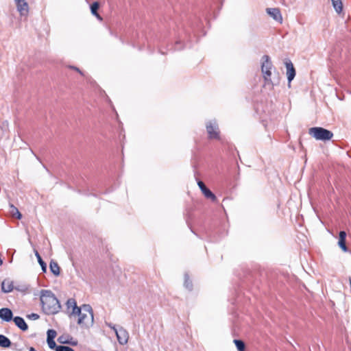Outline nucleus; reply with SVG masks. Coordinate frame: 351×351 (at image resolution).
<instances>
[{"mask_svg": "<svg viewBox=\"0 0 351 351\" xmlns=\"http://www.w3.org/2000/svg\"><path fill=\"white\" fill-rule=\"evenodd\" d=\"M40 300L42 310L46 315H55L61 309V305L55 294L50 290L40 291Z\"/></svg>", "mask_w": 351, "mask_h": 351, "instance_id": "1", "label": "nucleus"}, {"mask_svg": "<svg viewBox=\"0 0 351 351\" xmlns=\"http://www.w3.org/2000/svg\"><path fill=\"white\" fill-rule=\"evenodd\" d=\"M80 313H76L78 317L77 324L81 327L88 328L94 322L93 308L89 304H83L80 307Z\"/></svg>", "mask_w": 351, "mask_h": 351, "instance_id": "2", "label": "nucleus"}, {"mask_svg": "<svg viewBox=\"0 0 351 351\" xmlns=\"http://www.w3.org/2000/svg\"><path fill=\"white\" fill-rule=\"evenodd\" d=\"M274 66L270 60V58L267 55H264L262 57V62H261V71L263 74V78L265 82L266 85H277L279 83L278 79H277L276 82H273L271 80V69Z\"/></svg>", "mask_w": 351, "mask_h": 351, "instance_id": "3", "label": "nucleus"}, {"mask_svg": "<svg viewBox=\"0 0 351 351\" xmlns=\"http://www.w3.org/2000/svg\"><path fill=\"white\" fill-rule=\"evenodd\" d=\"M308 133L316 140L323 141H328L333 136V133L331 131L321 127L311 128L309 129Z\"/></svg>", "mask_w": 351, "mask_h": 351, "instance_id": "4", "label": "nucleus"}, {"mask_svg": "<svg viewBox=\"0 0 351 351\" xmlns=\"http://www.w3.org/2000/svg\"><path fill=\"white\" fill-rule=\"evenodd\" d=\"M66 313L69 317H76V313H80L75 299L69 298L66 302Z\"/></svg>", "mask_w": 351, "mask_h": 351, "instance_id": "5", "label": "nucleus"}, {"mask_svg": "<svg viewBox=\"0 0 351 351\" xmlns=\"http://www.w3.org/2000/svg\"><path fill=\"white\" fill-rule=\"evenodd\" d=\"M17 11L19 12L21 18L27 19L29 14V5L25 0H14Z\"/></svg>", "mask_w": 351, "mask_h": 351, "instance_id": "6", "label": "nucleus"}, {"mask_svg": "<svg viewBox=\"0 0 351 351\" xmlns=\"http://www.w3.org/2000/svg\"><path fill=\"white\" fill-rule=\"evenodd\" d=\"M206 131L210 139H219L218 125L215 122H208L206 124Z\"/></svg>", "mask_w": 351, "mask_h": 351, "instance_id": "7", "label": "nucleus"}, {"mask_svg": "<svg viewBox=\"0 0 351 351\" xmlns=\"http://www.w3.org/2000/svg\"><path fill=\"white\" fill-rule=\"evenodd\" d=\"M115 334L117 340L121 345H125L128 343L129 339V334L128 331L122 326H120L118 328V330H116Z\"/></svg>", "mask_w": 351, "mask_h": 351, "instance_id": "8", "label": "nucleus"}, {"mask_svg": "<svg viewBox=\"0 0 351 351\" xmlns=\"http://www.w3.org/2000/svg\"><path fill=\"white\" fill-rule=\"evenodd\" d=\"M197 185L199 187V189H200L201 191L202 192V193L204 194V195L207 199H210L213 202H215L217 200V197H216L215 195L209 189H208L206 187V186L202 181L199 180L197 182Z\"/></svg>", "mask_w": 351, "mask_h": 351, "instance_id": "9", "label": "nucleus"}, {"mask_svg": "<svg viewBox=\"0 0 351 351\" xmlns=\"http://www.w3.org/2000/svg\"><path fill=\"white\" fill-rule=\"evenodd\" d=\"M285 66L287 68V80L289 83L290 84L291 82L294 79L295 76V69L293 66V63L290 60H287L285 62Z\"/></svg>", "mask_w": 351, "mask_h": 351, "instance_id": "10", "label": "nucleus"}, {"mask_svg": "<svg viewBox=\"0 0 351 351\" xmlns=\"http://www.w3.org/2000/svg\"><path fill=\"white\" fill-rule=\"evenodd\" d=\"M267 13L275 21L282 23V17L278 8H267Z\"/></svg>", "mask_w": 351, "mask_h": 351, "instance_id": "11", "label": "nucleus"}, {"mask_svg": "<svg viewBox=\"0 0 351 351\" xmlns=\"http://www.w3.org/2000/svg\"><path fill=\"white\" fill-rule=\"evenodd\" d=\"M12 311L8 308L0 309V318L5 322H10L12 319Z\"/></svg>", "mask_w": 351, "mask_h": 351, "instance_id": "12", "label": "nucleus"}, {"mask_svg": "<svg viewBox=\"0 0 351 351\" xmlns=\"http://www.w3.org/2000/svg\"><path fill=\"white\" fill-rule=\"evenodd\" d=\"M14 282L10 279H5L1 283V290L3 293H10L14 290Z\"/></svg>", "mask_w": 351, "mask_h": 351, "instance_id": "13", "label": "nucleus"}, {"mask_svg": "<svg viewBox=\"0 0 351 351\" xmlns=\"http://www.w3.org/2000/svg\"><path fill=\"white\" fill-rule=\"evenodd\" d=\"M13 321L16 326L23 331H25L28 329L27 324L25 322L24 319L21 317L16 316L13 318Z\"/></svg>", "mask_w": 351, "mask_h": 351, "instance_id": "14", "label": "nucleus"}, {"mask_svg": "<svg viewBox=\"0 0 351 351\" xmlns=\"http://www.w3.org/2000/svg\"><path fill=\"white\" fill-rule=\"evenodd\" d=\"M99 8V3L97 1L93 2L90 5L91 14L95 16L100 21H103V18L99 14L98 9Z\"/></svg>", "mask_w": 351, "mask_h": 351, "instance_id": "15", "label": "nucleus"}, {"mask_svg": "<svg viewBox=\"0 0 351 351\" xmlns=\"http://www.w3.org/2000/svg\"><path fill=\"white\" fill-rule=\"evenodd\" d=\"M49 268L51 272L56 276H58L60 274V268L57 262L51 261L49 264Z\"/></svg>", "mask_w": 351, "mask_h": 351, "instance_id": "16", "label": "nucleus"}, {"mask_svg": "<svg viewBox=\"0 0 351 351\" xmlns=\"http://www.w3.org/2000/svg\"><path fill=\"white\" fill-rule=\"evenodd\" d=\"M29 286L27 284H21V283H15L14 284V290H16L19 292L25 293L28 289Z\"/></svg>", "mask_w": 351, "mask_h": 351, "instance_id": "17", "label": "nucleus"}, {"mask_svg": "<svg viewBox=\"0 0 351 351\" xmlns=\"http://www.w3.org/2000/svg\"><path fill=\"white\" fill-rule=\"evenodd\" d=\"M12 343L10 340L3 335H0V346L4 348L10 347Z\"/></svg>", "mask_w": 351, "mask_h": 351, "instance_id": "18", "label": "nucleus"}, {"mask_svg": "<svg viewBox=\"0 0 351 351\" xmlns=\"http://www.w3.org/2000/svg\"><path fill=\"white\" fill-rule=\"evenodd\" d=\"M332 6L335 11L339 14L343 10V3L341 0H331Z\"/></svg>", "mask_w": 351, "mask_h": 351, "instance_id": "19", "label": "nucleus"}, {"mask_svg": "<svg viewBox=\"0 0 351 351\" xmlns=\"http://www.w3.org/2000/svg\"><path fill=\"white\" fill-rule=\"evenodd\" d=\"M35 255H36V258L38 259V263L41 266L43 271L45 272L47 271V265H46V263L43 261V260L42 259L40 255L39 254V253L37 251H36Z\"/></svg>", "mask_w": 351, "mask_h": 351, "instance_id": "20", "label": "nucleus"}, {"mask_svg": "<svg viewBox=\"0 0 351 351\" xmlns=\"http://www.w3.org/2000/svg\"><path fill=\"white\" fill-rule=\"evenodd\" d=\"M58 341L61 344H71L73 346H76L77 343V342L71 343L69 339L64 336H60L58 338Z\"/></svg>", "mask_w": 351, "mask_h": 351, "instance_id": "21", "label": "nucleus"}, {"mask_svg": "<svg viewBox=\"0 0 351 351\" xmlns=\"http://www.w3.org/2000/svg\"><path fill=\"white\" fill-rule=\"evenodd\" d=\"M234 343L239 351H244L245 346L243 341L240 339H234Z\"/></svg>", "mask_w": 351, "mask_h": 351, "instance_id": "22", "label": "nucleus"}, {"mask_svg": "<svg viewBox=\"0 0 351 351\" xmlns=\"http://www.w3.org/2000/svg\"><path fill=\"white\" fill-rule=\"evenodd\" d=\"M184 278H185V280H184L185 287L189 290H191L193 285H192L191 281L189 280V276L187 274H186Z\"/></svg>", "mask_w": 351, "mask_h": 351, "instance_id": "23", "label": "nucleus"}, {"mask_svg": "<svg viewBox=\"0 0 351 351\" xmlns=\"http://www.w3.org/2000/svg\"><path fill=\"white\" fill-rule=\"evenodd\" d=\"M47 339H52L54 340V338L56 337V331L53 329H49L47 330Z\"/></svg>", "mask_w": 351, "mask_h": 351, "instance_id": "24", "label": "nucleus"}, {"mask_svg": "<svg viewBox=\"0 0 351 351\" xmlns=\"http://www.w3.org/2000/svg\"><path fill=\"white\" fill-rule=\"evenodd\" d=\"M48 346L50 349L57 350V348L59 346H57L54 340L52 339H47Z\"/></svg>", "mask_w": 351, "mask_h": 351, "instance_id": "25", "label": "nucleus"}, {"mask_svg": "<svg viewBox=\"0 0 351 351\" xmlns=\"http://www.w3.org/2000/svg\"><path fill=\"white\" fill-rule=\"evenodd\" d=\"M338 245L343 252H348V247L346 244V240L339 239Z\"/></svg>", "mask_w": 351, "mask_h": 351, "instance_id": "26", "label": "nucleus"}, {"mask_svg": "<svg viewBox=\"0 0 351 351\" xmlns=\"http://www.w3.org/2000/svg\"><path fill=\"white\" fill-rule=\"evenodd\" d=\"M11 346H12V349L16 351H23L24 350V348L19 343H13Z\"/></svg>", "mask_w": 351, "mask_h": 351, "instance_id": "27", "label": "nucleus"}, {"mask_svg": "<svg viewBox=\"0 0 351 351\" xmlns=\"http://www.w3.org/2000/svg\"><path fill=\"white\" fill-rule=\"evenodd\" d=\"M56 351H74L73 348L66 346H59Z\"/></svg>", "mask_w": 351, "mask_h": 351, "instance_id": "28", "label": "nucleus"}, {"mask_svg": "<svg viewBox=\"0 0 351 351\" xmlns=\"http://www.w3.org/2000/svg\"><path fill=\"white\" fill-rule=\"evenodd\" d=\"M10 208H12L13 210H15V216L17 219H21L22 217V215L21 214V213L19 211V210L17 209V208H16L13 205H11L10 206Z\"/></svg>", "mask_w": 351, "mask_h": 351, "instance_id": "29", "label": "nucleus"}, {"mask_svg": "<svg viewBox=\"0 0 351 351\" xmlns=\"http://www.w3.org/2000/svg\"><path fill=\"white\" fill-rule=\"evenodd\" d=\"M27 317L30 319L36 320L38 319L40 317V316L36 313H31L27 315Z\"/></svg>", "mask_w": 351, "mask_h": 351, "instance_id": "30", "label": "nucleus"}, {"mask_svg": "<svg viewBox=\"0 0 351 351\" xmlns=\"http://www.w3.org/2000/svg\"><path fill=\"white\" fill-rule=\"evenodd\" d=\"M346 232L345 231H340L339 239L346 240Z\"/></svg>", "mask_w": 351, "mask_h": 351, "instance_id": "31", "label": "nucleus"}, {"mask_svg": "<svg viewBox=\"0 0 351 351\" xmlns=\"http://www.w3.org/2000/svg\"><path fill=\"white\" fill-rule=\"evenodd\" d=\"M107 326L111 328L112 330H113V331L114 332V333H116V330H118V328H116L115 325H114L112 323H107L106 324Z\"/></svg>", "mask_w": 351, "mask_h": 351, "instance_id": "32", "label": "nucleus"}, {"mask_svg": "<svg viewBox=\"0 0 351 351\" xmlns=\"http://www.w3.org/2000/svg\"><path fill=\"white\" fill-rule=\"evenodd\" d=\"M176 49H182V47H178V45H180V42H177V43H176Z\"/></svg>", "mask_w": 351, "mask_h": 351, "instance_id": "33", "label": "nucleus"}, {"mask_svg": "<svg viewBox=\"0 0 351 351\" xmlns=\"http://www.w3.org/2000/svg\"><path fill=\"white\" fill-rule=\"evenodd\" d=\"M72 69H75V71H78L80 74H82V73L80 71V69L77 67L72 66Z\"/></svg>", "mask_w": 351, "mask_h": 351, "instance_id": "34", "label": "nucleus"}, {"mask_svg": "<svg viewBox=\"0 0 351 351\" xmlns=\"http://www.w3.org/2000/svg\"><path fill=\"white\" fill-rule=\"evenodd\" d=\"M29 351H37V350H36L34 348H33V347H30V348H29Z\"/></svg>", "mask_w": 351, "mask_h": 351, "instance_id": "35", "label": "nucleus"}, {"mask_svg": "<svg viewBox=\"0 0 351 351\" xmlns=\"http://www.w3.org/2000/svg\"><path fill=\"white\" fill-rule=\"evenodd\" d=\"M11 209H12V210H11V212H12V215H13V216H15V210H13L12 208H11Z\"/></svg>", "mask_w": 351, "mask_h": 351, "instance_id": "36", "label": "nucleus"}, {"mask_svg": "<svg viewBox=\"0 0 351 351\" xmlns=\"http://www.w3.org/2000/svg\"><path fill=\"white\" fill-rule=\"evenodd\" d=\"M72 339H73V338L71 337L69 341H71V343H74L75 341H71Z\"/></svg>", "mask_w": 351, "mask_h": 351, "instance_id": "37", "label": "nucleus"}]
</instances>
